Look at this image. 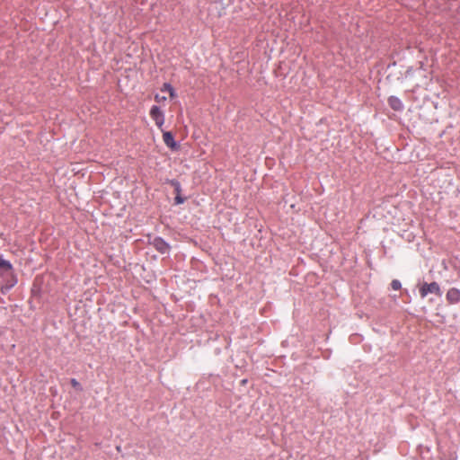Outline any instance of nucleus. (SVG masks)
Returning <instances> with one entry per match:
<instances>
[{
  "mask_svg": "<svg viewBox=\"0 0 460 460\" xmlns=\"http://www.w3.org/2000/svg\"><path fill=\"white\" fill-rule=\"evenodd\" d=\"M419 291H420V295L422 298L426 297L429 294H435L438 296H441V295H442L440 287L437 282H431V283L424 282L420 287Z\"/></svg>",
  "mask_w": 460,
  "mask_h": 460,
  "instance_id": "1",
  "label": "nucleus"
},
{
  "mask_svg": "<svg viewBox=\"0 0 460 460\" xmlns=\"http://www.w3.org/2000/svg\"><path fill=\"white\" fill-rule=\"evenodd\" d=\"M149 114H150L151 119L155 121L156 127L163 131V126L164 124L165 119H164V114L161 111V109L158 106L154 105L150 109Z\"/></svg>",
  "mask_w": 460,
  "mask_h": 460,
  "instance_id": "2",
  "label": "nucleus"
},
{
  "mask_svg": "<svg viewBox=\"0 0 460 460\" xmlns=\"http://www.w3.org/2000/svg\"><path fill=\"white\" fill-rule=\"evenodd\" d=\"M446 298L450 305L457 304L460 302V290L456 288H449L447 292Z\"/></svg>",
  "mask_w": 460,
  "mask_h": 460,
  "instance_id": "3",
  "label": "nucleus"
},
{
  "mask_svg": "<svg viewBox=\"0 0 460 460\" xmlns=\"http://www.w3.org/2000/svg\"><path fill=\"white\" fill-rule=\"evenodd\" d=\"M163 140L164 144L172 150H177L179 146L174 140L172 134L169 131L163 132Z\"/></svg>",
  "mask_w": 460,
  "mask_h": 460,
  "instance_id": "4",
  "label": "nucleus"
},
{
  "mask_svg": "<svg viewBox=\"0 0 460 460\" xmlns=\"http://www.w3.org/2000/svg\"><path fill=\"white\" fill-rule=\"evenodd\" d=\"M152 244L161 253H166L170 248L168 243L160 237L155 238Z\"/></svg>",
  "mask_w": 460,
  "mask_h": 460,
  "instance_id": "5",
  "label": "nucleus"
},
{
  "mask_svg": "<svg viewBox=\"0 0 460 460\" xmlns=\"http://www.w3.org/2000/svg\"><path fill=\"white\" fill-rule=\"evenodd\" d=\"M389 106L396 111H402L403 109V104L401 100L395 96H391L388 99Z\"/></svg>",
  "mask_w": 460,
  "mask_h": 460,
  "instance_id": "6",
  "label": "nucleus"
},
{
  "mask_svg": "<svg viewBox=\"0 0 460 460\" xmlns=\"http://www.w3.org/2000/svg\"><path fill=\"white\" fill-rule=\"evenodd\" d=\"M161 91L167 92L170 95V98H172V99L175 98V96H176L173 87L168 83H165L163 84Z\"/></svg>",
  "mask_w": 460,
  "mask_h": 460,
  "instance_id": "7",
  "label": "nucleus"
},
{
  "mask_svg": "<svg viewBox=\"0 0 460 460\" xmlns=\"http://www.w3.org/2000/svg\"><path fill=\"white\" fill-rule=\"evenodd\" d=\"M12 268V264L0 256V271H11Z\"/></svg>",
  "mask_w": 460,
  "mask_h": 460,
  "instance_id": "8",
  "label": "nucleus"
},
{
  "mask_svg": "<svg viewBox=\"0 0 460 460\" xmlns=\"http://www.w3.org/2000/svg\"><path fill=\"white\" fill-rule=\"evenodd\" d=\"M391 287L394 290H399L402 288V284L398 279H394L391 282Z\"/></svg>",
  "mask_w": 460,
  "mask_h": 460,
  "instance_id": "9",
  "label": "nucleus"
},
{
  "mask_svg": "<svg viewBox=\"0 0 460 460\" xmlns=\"http://www.w3.org/2000/svg\"><path fill=\"white\" fill-rule=\"evenodd\" d=\"M155 101L158 103L160 102H165L166 101V97L165 96H163V95H160V94H155Z\"/></svg>",
  "mask_w": 460,
  "mask_h": 460,
  "instance_id": "10",
  "label": "nucleus"
},
{
  "mask_svg": "<svg viewBox=\"0 0 460 460\" xmlns=\"http://www.w3.org/2000/svg\"><path fill=\"white\" fill-rule=\"evenodd\" d=\"M71 385L73 387L75 388H78V389H81V385H80V383L75 379V378H72L71 381H70Z\"/></svg>",
  "mask_w": 460,
  "mask_h": 460,
  "instance_id": "11",
  "label": "nucleus"
},
{
  "mask_svg": "<svg viewBox=\"0 0 460 460\" xmlns=\"http://www.w3.org/2000/svg\"><path fill=\"white\" fill-rule=\"evenodd\" d=\"M184 202V199L181 198L180 196V194H178L176 197H175V203L176 204H182Z\"/></svg>",
  "mask_w": 460,
  "mask_h": 460,
  "instance_id": "12",
  "label": "nucleus"
},
{
  "mask_svg": "<svg viewBox=\"0 0 460 460\" xmlns=\"http://www.w3.org/2000/svg\"><path fill=\"white\" fill-rule=\"evenodd\" d=\"M175 190H176V192H177V195H178V194H180L181 187H180V184H179V183H176Z\"/></svg>",
  "mask_w": 460,
  "mask_h": 460,
  "instance_id": "13",
  "label": "nucleus"
}]
</instances>
